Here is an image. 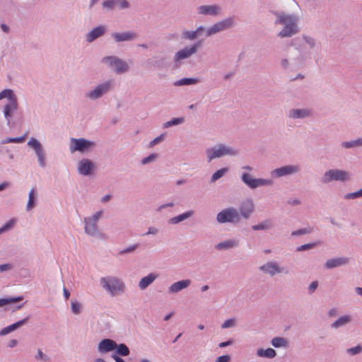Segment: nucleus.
Returning a JSON list of instances; mask_svg holds the SVG:
<instances>
[{
    "instance_id": "1",
    "label": "nucleus",
    "mask_w": 362,
    "mask_h": 362,
    "mask_svg": "<svg viewBox=\"0 0 362 362\" xmlns=\"http://www.w3.org/2000/svg\"><path fill=\"white\" fill-rule=\"evenodd\" d=\"M276 17L275 25H283L282 29L277 33L281 39L289 38L300 32L299 16L295 13H288L284 11H274Z\"/></svg>"
},
{
    "instance_id": "2",
    "label": "nucleus",
    "mask_w": 362,
    "mask_h": 362,
    "mask_svg": "<svg viewBox=\"0 0 362 362\" xmlns=\"http://www.w3.org/2000/svg\"><path fill=\"white\" fill-rule=\"evenodd\" d=\"M4 98L8 100V103L3 106V115L9 127H14L11 122L15 112L18 109V101L17 96L11 89H4L0 92V100Z\"/></svg>"
},
{
    "instance_id": "3",
    "label": "nucleus",
    "mask_w": 362,
    "mask_h": 362,
    "mask_svg": "<svg viewBox=\"0 0 362 362\" xmlns=\"http://www.w3.org/2000/svg\"><path fill=\"white\" fill-rule=\"evenodd\" d=\"M233 18L229 17L214 23L213 25L208 28L203 25H199L195 30L196 35L197 38L202 36L203 35H205V37H210L233 27Z\"/></svg>"
},
{
    "instance_id": "4",
    "label": "nucleus",
    "mask_w": 362,
    "mask_h": 362,
    "mask_svg": "<svg viewBox=\"0 0 362 362\" xmlns=\"http://www.w3.org/2000/svg\"><path fill=\"white\" fill-rule=\"evenodd\" d=\"M100 284L112 296L123 293L125 291L124 283L122 279L116 276H107L101 277Z\"/></svg>"
},
{
    "instance_id": "5",
    "label": "nucleus",
    "mask_w": 362,
    "mask_h": 362,
    "mask_svg": "<svg viewBox=\"0 0 362 362\" xmlns=\"http://www.w3.org/2000/svg\"><path fill=\"white\" fill-rule=\"evenodd\" d=\"M207 161L209 163L212 160L219 158L225 156H234L239 154V151L225 144H217L206 151Z\"/></svg>"
},
{
    "instance_id": "6",
    "label": "nucleus",
    "mask_w": 362,
    "mask_h": 362,
    "mask_svg": "<svg viewBox=\"0 0 362 362\" xmlns=\"http://www.w3.org/2000/svg\"><path fill=\"white\" fill-rule=\"evenodd\" d=\"M114 88L115 81L113 79H109L98 84L93 90L87 91L85 93V96L90 100H96L112 91Z\"/></svg>"
},
{
    "instance_id": "7",
    "label": "nucleus",
    "mask_w": 362,
    "mask_h": 362,
    "mask_svg": "<svg viewBox=\"0 0 362 362\" xmlns=\"http://www.w3.org/2000/svg\"><path fill=\"white\" fill-rule=\"evenodd\" d=\"M350 173L339 169H330L327 170L320 178V182L327 185L332 181L346 182L350 179Z\"/></svg>"
},
{
    "instance_id": "8",
    "label": "nucleus",
    "mask_w": 362,
    "mask_h": 362,
    "mask_svg": "<svg viewBox=\"0 0 362 362\" xmlns=\"http://www.w3.org/2000/svg\"><path fill=\"white\" fill-rule=\"evenodd\" d=\"M216 221L221 224L226 223L237 224L240 221L238 210L235 207L224 209L217 214Z\"/></svg>"
},
{
    "instance_id": "9",
    "label": "nucleus",
    "mask_w": 362,
    "mask_h": 362,
    "mask_svg": "<svg viewBox=\"0 0 362 362\" xmlns=\"http://www.w3.org/2000/svg\"><path fill=\"white\" fill-rule=\"evenodd\" d=\"M96 146V143L93 141L88 140L84 138L70 139L69 150L71 153L78 151L80 153H86L93 150Z\"/></svg>"
},
{
    "instance_id": "10",
    "label": "nucleus",
    "mask_w": 362,
    "mask_h": 362,
    "mask_svg": "<svg viewBox=\"0 0 362 362\" xmlns=\"http://www.w3.org/2000/svg\"><path fill=\"white\" fill-rule=\"evenodd\" d=\"M101 62L106 64L109 67H114V71L117 74L126 73L129 70L128 64L117 56L104 57Z\"/></svg>"
},
{
    "instance_id": "11",
    "label": "nucleus",
    "mask_w": 362,
    "mask_h": 362,
    "mask_svg": "<svg viewBox=\"0 0 362 362\" xmlns=\"http://www.w3.org/2000/svg\"><path fill=\"white\" fill-rule=\"evenodd\" d=\"M259 269L264 274H268L270 276H274L279 274H284L285 275H288L290 274V271L288 267L280 266L276 261L267 262L260 266Z\"/></svg>"
},
{
    "instance_id": "12",
    "label": "nucleus",
    "mask_w": 362,
    "mask_h": 362,
    "mask_svg": "<svg viewBox=\"0 0 362 362\" xmlns=\"http://www.w3.org/2000/svg\"><path fill=\"white\" fill-rule=\"evenodd\" d=\"M242 182L250 189H256L262 186H272L273 181L270 179L253 178L247 173H244L241 175Z\"/></svg>"
},
{
    "instance_id": "13",
    "label": "nucleus",
    "mask_w": 362,
    "mask_h": 362,
    "mask_svg": "<svg viewBox=\"0 0 362 362\" xmlns=\"http://www.w3.org/2000/svg\"><path fill=\"white\" fill-rule=\"evenodd\" d=\"M202 46V41L199 40L193 43L190 46L185 47L183 49L177 51L174 57V61L177 62L180 60L189 58L191 56L197 53L199 48Z\"/></svg>"
},
{
    "instance_id": "14",
    "label": "nucleus",
    "mask_w": 362,
    "mask_h": 362,
    "mask_svg": "<svg viewBox=\"0 0 362 362\" xmlns=\"http://www.w3.org/2000/svg\"><path fill=\"white\" fill-rule=\"evenodd\" d=\"M95 170V164L90 159L82 158L77 163V170L81 175L91 176Z\"/></svg>"
},
{
    "instance_id": "15",
    "label": "nucleus",
    "mask_w": 362,
    "mask_h": 362,
    "mask_svg": "<svg viewBox=\"0 0 362 362\" xmlns=\"http://www.w3.org/2000/svg\"><path fill=\"white\" fill-rule=\"evenodd\" d=\"M300 170V168L297 165H287L276 168L271 171V175L273 177H282L288 175H293Z\"/></svg>"
},
{
    "instance_id": "16",
    "label": "nucleus",
    "mask_w": 362,
    "mask_h": 362,
    "mask_svg": "<svg viewBox=\"0 0 362 362\" xmlns=\"http://www.w3.org/2000/svg\"><path fill=\"white\" fill-rule=\"evenodd\" d=\"M28 145L34 149L40 166L45 168L46 166L45 153L41 143L35 138L32 137L28 142Z\"/></svg>"
},
{
    "instance_id": "17",
    "label": "nucleus",
    "mask_w": 362,
    "mask_h": 362,
    "mask_svg": "<svg viewBox=\"0 0 362 362\" xmlns=\"http://www.w3.org/2000/svg\"><path fill=\"white\" fill-rule=\"evenodd\" d=\"M111 37L115 42L134 41L138 37V34L133 30H128L122 33H113Z\"/></svg>"
},
{
    "instance_id": "18",
    "label": "nucleus",
    "mask_w": 362,
    "mask_h": 362,
    "mask_svg": "<svg viewBox=\"0 0 362 362\" xmlns=\"http://www.w3.org/2000/svg\"><path fill=\"white\" fill-rule=\"evenodd\" d=\"M287 115L292 119H307L312 116V110L309 108H293L288 112Z\"/></svg>"
},
{
    "instance_id": "19",
    "label": "nucleus",
    "mask_w": 362,
    "mask_h": 362,
    "mask_svg": "<svg viewBox=\"0 0 362 362\" xmlns=\"http://www.w3.org/2000/svg\"><path fill=\"white\" fill-rule=\"evenodd\" d=\"M107 31L105 25H100L93 28L86 35V41L88 43L94 42L98 38L103 36Z\"/></svg>"
},
{
    "instance_id": "20",
    "label": "nucleus",
    "mask_w": 362,
    "mask_h": 362,
    "mask_svg": "<svg viewBox=\"0 0 362 362\" xmlns=\"http://www.w3.org/2000/svg\"><path fill=\"white\" fill-rule=\"evenodd\" d=\"M254 211V203L252 199H246L242 202L239 208L240 217L248 219Z\"/></svg>"
},
{
    "instance_id": "21",
    "label": "nucleus",
    "mask_w": 362,
    "mask_h": 362,
    "mask_svg": "<svg viewBox=\"0 0 362 362\" xmlns=\"http://www.w3.org/2000/svg\"><path fill=\"white\" fill-rule=\"evenodd\" d=\"M220 12V7L216 4L202 5L197 7V13L204 16H218Z\"/></svg>"
},
{
    "instance_id": "22",
    "label": "nucleus",
    "mask_w": 362,
    "mask_h": 362,
    "mask_svg": "<svg viewBox=\"0 0 362 362\" xmlns=\"http://www.w3.org/2000/svg\"><path fill=\"white\" fill-rule=\"evenodd\" d=\"M83 222L85 223V233L92 237H98L100 233L98 227V223L84 218Z\"/></svg>"
},
{
    "instance_id": "23",
    "label": "nucleus",
    "mask_w": 362,
    "mask_h": 362,
    "mask_svg": "<svg viewBox=\"0 0 362 362\" xmlns=\"http://www.w3.org/2000/svg\"><path fill=\"white\" fill-rule=\"evenodd\" d=\"M349 258L346 257H335L327 260L325 266L327 269H330L346 265L349 263Z\"/></svg>"
},
{
    "instance_id": "24",
    "label": "nucleus",
    "mask_w": 362,
    "mask_h": 362,
    "mask_svg": "<svg viewBox=\"0 0 362 362\" xmlns=\"http://www.w3.org/2000/svg\"><path fill=\"white\" fill-rule=\"evenodd\" d=\"M116 346L117 343L113 339H104L99 342L98 349L100 353H107L114 351Z\"/></svg>"
},
{
    "instance_id": "25",
    "label": "nucleus",
    "mask_w": 362,
    "mask_h": 362,
    "mask_svg": "<svg viewBox=\"0 0 362 362\" xmlns=\"http://www.w3.org/2000/svg\"><path fill=\"white\" fill-rule=\"evenodd\" d=\"M190 279H184L178 281L171 284L168 288L169 293H176L181 291L183 289L187 288L191 284Z\"/></svg>"
},
{
    "instance_id": "26",
    "label": "nucleus",
    "mask_w": 362,
    "mask_h": 362,
    "mask_svg": "<svg viewBox=\"0 0 362 362\" xmlns=\"http://www.w3.org/2000/svg\"><path fill=\"white\" fill-rule=\"evenodd\" d=\"M239 245V241L236 239H230L220 242L215 245V249L218 250H229L237 247Z\"/></svg>"
},
{
    "instance_id": "27",
    "label": "nucleus",
    "mask_w": 362,
    "mask_h": 362,
    "mask_svg": "<svg viewBox=\"0 0 362 362\" xmlns=\"http://www.w3.org/2000/svg\"><path fill=\"white\" fill-rule=\"evenodd\" d=\"M158 274L155 273H150L146 276L141 279L139 282V287L141 290H144L148 288L157 278Z\"/></svg>"
},
{
    "instance_id": "28",
    "label": "nucleus",
    "mask_w": 362,
    "mask_h": 362,
    "mask_svg": "<svg viewBox=\"0 0 362 362\" xmlns=\"http://www.w3.org/2000/svg\"><path fill=\"white\" fill-rule=\"evenodd\" d=\"M194 214L193 210L187 211L183 214H181L177 216L173 217L168 220L169 224H177L186 219L191 218Z\"/></svg>"
},
{
    "instance_id": "29",
    "label": "nucleus",
    "mask_w": 362,
    "mask_h": 362,
    "mask_svg": "<svg viewBox=\"0 0 362 362\" xmlns=\"http://www.w3.org/2000/svg\"><path fill=\"white\" fill-rule=\"evenodd\" d=\"M351 321V317L349 315H343L339 317L337 320L332 322L330 325L332 329H339L349 323Z\"/></svg>"
},
{
    "instance_id": "30",
    "label": "nucleus",
    "mask_w": 362,
    "mask_h": 362,
    "mask_svg": "<svg viewBox=\"0 0 362 362\" xmlns=\"http://www.w3.org/2000/svg\"><path fill=\"white\" fill-rule=\"evenodd\" d=\"M274 223L272 219L267 218L261 222L259 224L254 225L252 226L253 230H267L272 228Z\"/></svg>"
},
{
    "instance_id": "31",
    "label": "nucleus",
    "mask_w": 362,
    "mask_h": 362,
    "mask_svg": "<svg viewBox=\"0 0 362 362\" xmlns=\"http://www.w3.org/2000/svg\"><path fill=\"white\" fill-rule=\"evenodd\" d=\"M257 355L259 357L274 358L276 356V351L272 348L258 349L257 350Z\"/></svg>"
},
{
    "instance_id": "32",
    "label": "nucleus",
    "mask_w": 362,
    "mask_h": 362,
    "mask_svg": "<svg viewBox=\"0 0 362 362\" xmlns=\"http://www.w3.org/2000/svg\"><path fill=\"white\" fill-rule=\"evenodd\" d=\"M198 78H183L174 82L175 86H190L199 83Z\"/></svg>"
},
{
    "instance_id": "33",
    "label": "nucleus",
    "mask_w": 362,
    "mask_h": 362,
    "mask_svg": "<svg viewBox=\"0 0 362 362\" xmlns=\"http://www.w3.org/2000/svg\"><path fill=\"white\" fill-rule=\"evenodd\" d=\"M36 205V192L34 188H32L28 194V201L26 206V210L30 211Z\"/></svg>"
},
{
    "instance_id": "34",
    "label": "nucleus",
    "mask_w": 362,
    "mask_h": 362,
    "mask_svg": "<svg viewBox=\"0 0 362 362\" xmlns=\"http://www.w3.org/2000/svg\"><path fill=\"white\" fill-rule=\"evenodd\" d=\"M271 344L275 348L287 347L288 342L284 337H276L272 339Z\"/></svg>"
},
{
    "instance_id": "35",
    "label": "nucleus",
    "mask_w": 362,
    "mask_h": 362,
    "mask_svg": "<svg viewBox=\"0 0 362 362\" xmlns=\"http://www.w3.org/2000/svg\"><path fill=\"white\" fill-rule=\"evenodd\" d=\"M117 348L115 349V354H117V356H127L130 353V350L129 349V347L125 344H123V343H121V344H117Z\"/></svg>"
},
{
    "instance_id": "36",
    "label": "nucleus",
    "mask_w": 362,
    "mask_h": 362,
    "mask_svg": "<svg viewBox=\"0 0 362 362\" xmlns=\"http://www.w3.org/2000/svg\"><path fill=\"white\" fill-rule=\"evenodd\" d=\"M341 147L345 148H351L354 147L362 146V138H358L356 140L350 141H343L341 144Z\"/></svg>"
},
{
    "instance_id": "37",
    "label": "nucleus",
    "mask_w": 362,
    "mask_h": 362,
    "mask_svg": "<svg viewBox=\"0 0 362 362\" xmlns=\"http://www.w3.org/2000/svg\"><path fill=\"white\" fill-rule=\"evenodd\" d=\"M184 122H185L184 117H175V118H173L171 120L163 123V128H169L173 126H176V125L182 124Z\"/></svg>"
},
{
    "instance_id": "38",
    "label": "nucleus",
    "mask_w": 362,
    "mask_h": 362,
    "mask_svg": "<svg viewBox=\"0 0 362 362\" xmlns=\"http://www.w3.org/2000/svg\"><path fill=\"white\" fill-rule=\"evenodd\" d=\"M182 38L185 40L193 41L197 39L195 30H185L182 32Z\"/></svg>"
},
{
    "instance_id": "39",
    "label": "nucleus",
    "mask_w": 362,
    "mask_h": 362,
    "mask_svg": "<svg viewBox=\"0 0 362 362\" xmlns=\"http://www.w3.org/2000/svg\"><path fill=\"white\" fill-rule=\"evenodd\" d=\"M23 299V296H18L14 298H0V307L4 306L6 305L16 303L19 302Z\"/></svg>"
},
{
    "instance_id": "40",
    "label": "nucleus",
    "mask_w": 362,
    "mask_h": 362,
    "mask_svg": "<svg viewBox=\"0 0 362 362\" xmlns=\"http://www.w3.org/2000/svg\"><path fill=\"white\" fill-rule=\"evenodd\" d=\"M115 3H118L115 0H105L102 3V7L106 12H110L116 8Z\"/></svg>"
},
{
    "instance_id": "41",
    "label": "nucleus",
    "mask_w": 362,
    "mask_h": 362,
    "mask_svg": "<svg viewBox=\"0 0 362 362\" xmlns=\"http://www.w3.org/2000/svg\"><path fill=\"white\" fill-rule=\"evenodd\" d=\"M26 135H23L19 137H8L5 139L1 140V144H6L8 143H23L25 140Z\"/></svg>"
},
{
    "instance_id": "42",
    "label": "nucleus",
    "mask_w": 362,
    "mask_h": 362,
    "mask_svg": "<svg viewBox=\"0 0 362 362\" xmlns=\"http://www.w3.org/2000/svg\"><path fill=\"white\" fill-rule=\"evenodd\" d=\"M228 171V168H221L220 170H218L217 171H216L212 175H211V182H216L217 180L221 178L222 177H223L225 175V174Z\"/></svg>"
},
{
    "instance_id": "43",
    "label": "nucleus",
    "mask_w": 362,
    "mask_h": 362,
    "mask_svg": "<svg viewBox=\"0 0 362 362\" xmlns=\"http://www.w3.org/2000/svg\"><path fill=\"white\" fill-rule=\"evenodd\" d=\"M302 38L310 49H314L316 47L317 41L314 37L303 34Z\"/></svg>"
},
{
    "instance_id": "44",
    "label": "nucleus",
    "mask_w": 362,
    "mask_h": 362,
    "mask_svg": "<svg viewBox=\"0 0 362 362\" xmlns=\"http://www.w3.org/2000/svg\"><path fill=\"white\" fill-rule=\"evenodd\" d=\"M313 228L309 226L307 228H300V229H298L296 230H293L291 233V235L292 236L303 235L310 234V233H313Z\"/></svg>"
},
{
    "instance_id": "45",
    "label": "nucleus",
    "mask_w": 362,
    "mask_h": 362,
    "mask_svg": "<svg viewBox=\"0 0 362 362\" xmlns=\"http://www.w3.org/2000/svg\"><path fill=\"white\" fill-rule=\"evenodd\" d=\"M346 352L351 356L359 354L362 352V345L358 344L355 347L347 349Z\"/></svg>"
},
{
    "instance_id": "46",
    "label": "nucleus",
    "mask_w": 362,
    "mask_h": 362,
    "mask_svg": "<svg viewBox=\"0 0 362 362\" xmlns=\"http://www.w3.org/2000/svg\"><path fill=\"white\" fill-rule=\"evenodd\" d=\"M158 157V155L157 153H151L149 156H148L147 157L144 158L141 160V163L142 165L148 164L150 163L155 161Z\"/></svg>"
},
{
    "instance_id": "47",
    "label": "nucleus",
    "mask_w": 362,
    "mask_h": 362,
    "mask_svg": "<svg viewBox=\"0 0 362 362\" xmlns=\"http://www.w3.org/2000/svg\"><path fill=\"white\" fill-rule=\"evenodd\" d=\"M71 311L76 314V315H78L80 314L81 313V305L79 302L76 301V300H72L71 303Z\"/></svg>"
},
{
    "instance_id": "48",
    "label": "nucleus",
    "mask_w": 362,
    "mask_h": 362,
    "mask_svg": "<svg viewBox=\"0 0 362 362\" xmlns=\"http://www.w3.org/2000/svg\"><path fill=\"white\" fill-rule=\"evenodd\" d=\"M165 136H166V134L163 133V134H161L160 136H157L156 138H155L154 139H153L149 143V145H148L149 148H152L154 146H156V144L162 142L164 140Z\"/></svg>"
},
{
    "instance_id": "49",
    "label": "nucleus",
    "mask_w": 362,
    "mask_h": 362,
    "mask_svg": "<svg viewBox=\"0 0 362 362\" xmlns=\"http://www.w3.org/2000/svg\"><path fill=\"white\" fill-rule=\"evenodd\" d=\"M358 197H362V188L356 192L348 193L344 196L346 199H356Z\"/></svg>"
},
{
    "instance_id": "50",
    "label": "nucleus",
    "mask_w": 362,
    "mask_h": 362,
    "mask_svg": "<svg viewBox=\"0 0 362 362\" xmlns=\"http://www.w3.org/2000/svg\"><path fill=\"white\" fill-rule=\"evenodd\" d=\"M30 318H31V315H29L27 317H25V318H23V319H22V320H21L13 323L16 329H18L20 327H21L22 326L26 325L28 322V321L30 320Z\"/></svg>"
},
{
    "instance_id": "51",
    "label": "nucleus",
    "mask_w": 362,
    "mask_h": 362,
    "mask_svg": "<svg viewBox=\"0 0 362 362\" xmlns=\"http://www.w3.org/2000/svg\"><path fill=\"white\" fill-rule=\"evenodd\" d=\"M315 246H316V243H315L304 244V245H302L296 248V251L297 252H302V251H305V250H311L313 247H315Z\"/></svg>"
},
{
    "instance_id": "52",
    "label": "nucleus",
    "mask_w": 362,
    "mask_h": 362,
    "mask_svg": "<svg viewBox=\"0 0 362 362\" xmlns=\"http://www.w3.org/2000/svg\"><path fill=\"white\" fill-rule=\"evenodd\" d=\"M235 326V319L230 318L226 320L222 325L221 328L227 329L230 327H233Z\"/></svg>"
},
{
    "instance_id": "53",
    "label": "nucleus",
    "mask_w": 362,
    "mask_h": 362,
    "mask_svg": "<svg viewBox=\"0 0 362 362\" xmlns=\"http://www.w3.org/2000/svg\"><path fill=\"white\" fill-rule=\"evenodd\" d=\"M16 223V219L12 218L9 220L8 222H6L4 226L1 227V230L4 232L8 231L11 230L13 227L14 223Z\"/></svg>"
},
{
    "instance_id": "54",
    "label": "nucleus",
    "mask_w": 362,
    "mask_h": 362,
    "mask_svg": "<svg viewBox=\"0 0 362 362\" xmlns=\"http://www.w3.org/2000/svg\"><path fill=\"white\" fill-rule=\"evenodd\" d=\"M16 330L15 327H14V325L12 324L11 325H8L4 328H3L1 331H0V336H5L13 331Z\"/></svg>"
},
{
    "instance_id": "55",
    "label": "nucleus",
    "mask_w": 362,
    "mask_h": 362,
    "mask_svg": "<svg viewBox=\"0 0 362 362\" xmlns=\"http://www.w3.org/2000/svg\"><path fill=\"white\" fill-rule=\"evenodd\" d=\"M118 3H115V7L119 9H125L129 7V3L127 0H115Z\"/></svg>"
},
{
    "instance_id": "56",
    "label": "nucleus",
    "mask_w": 362,
    "mask_h": 362,
    "mask_svg": "<svg viewBox=\"0 0 362 362\" xmlns=\"http://www.w3.org/2000/svg\"><path fill=\"white\" fill-rule=\"evenodd\" d=\"M139 247V244H134L130 245L119 252V255H124L127 253L133 252L137 247Z\"/></svg>"
},
{
    "instance_id": "57",
    "label": "nucleus",
    "mask_w": 362,
    "mask_h": 362,
    "mask_svg": "<svg viewBox=\"0 0 362 362\" xmlns=\"http://www.w3.org/2000/svg\"><path fill=\"white\" fill-rule=\"evenodd\" d=\"M103 214V211H97L96 213H95L92 216L86 217V218L93 221V222L98 223V220L100 218Z\"/></svg>"
},
{
    "instance_id": "58",
    "label": "nucleus",
    "mask_w": 362,
    "mask_h": 362,
    "mask_svg": "<svg viewBox=\"0 0 362 362\" xmlns=\"http://www.w3.org/2000/svg\"><path fill=\"white\" fill-rule=\"evenodd\" d=\"M317 287H318V281H313L308 286L309 294L313 293L315 291V290L317 288Z\"/></svg>"
},
{
    "instance_id": "59",
    "label": "nucleus",
    "mask_w": 362,
    "mask_h": 362,
    "mask_svg": "<svg viewBox=\"0 0 362 362\" xmlns=\"http://www.w3.org/2000/svg\"><path fill=\"white\" fill-rule=\"evenodd\" d=\"M230 355H223L221 356H218L216 362H229L230 361Z\"/></svg>"
},
{
    "instance_id": "60",
    "label": "nucleus",
    "mask_w": 362,
    "mask_h": 362,
    "mask_svg": "<svg viewBox=\"0 0 362 362\" xmlns=\"http://www.w3.org/2000/svg\"><path fill=\"white\" fill-rule=\"evenodd\" d=\"M13 269L11 264H0V273L6 271H9Z\"/></svg>"
},
{
    "instance_id": "61",
    "label": "nucleus",
    "mask_w": 362,
    "mask_h": 362,
    "mask_svg": "<svg viewBox=\"0 0 362 362\" xmlns=\"http://www.w3.org/2000/svg\"><path fill=\"white\" fill-rule=\"evenodd\" d=\"M158 233V229L156 227L151 226L148 228V231L144 235H156Z\"/></svg>"
},
{
    "instance_id": "62",
    "label": "nucleus",
    "mask_w": 362,
    "mask_h": 362,
    "mask_svg": "<svg viewBox=\"0 0 362 362\" xmlns=\"http://www.w3.org/2000/svg\"><path fill=\"white\" fill-rule=\"evenodd\" d=\"M234 342V340L233 339H228V341H223V342H221L219 344H218V346L220 348H224V347H226L228 346H230L233 344Z\"/></svg>"
},
{
    "instance_id": "63",
    "label": "nucleus",
    "mask_w": 362,
    "mask_h": 362,
    "mask_svg": "<svg viewBox=\"0 0 362 362\" xmlns=\"http://www.w3.org/2000/svg\"><path fill=\"white\" fill-rule=\"evenodd\" d=\"M338 314V310L336 308H332L328 311V316L329 317H333L337 316Z\"/></svg>"
},
{
    "instance_id": "64",
    "label": "nucleus",
    "mask_w": 362,
    "mask_h": 362,
    "mask_svg": "<svg viewBox=\"0 0 362 362\" xmlns=\"http://www.w3.org/2000/svg\"><path fill=\"white\" fill-rule=\"evenodd\" d=\"M281 66L284 69H288V66H289L288 60L287 59H282L281 61Z\"/></svg>"
}]
</instances>
